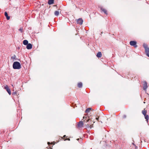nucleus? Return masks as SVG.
<instances>
[{"label": "nucleus", "instance_id": "20e7f679", "mask_svg": "<svg viewBox=\"0 0 149 149\" xmlns=\"http://www.w3.org/2000/svg\"><path fill=\"white\" fill-rule=\"evenodd\" d=\"M83 118L84 119L83 121L84 123H86L88 122L90 120V117L87 115H85V116H84Z\"/></svg>", "mask_w": 149, "mask_h": 149}, {"label": "nucleus", "instance_id": "6e6552de", "mask_svg": "<svg viewBox=\"0 0 149 149\" xmlns=\"http://www.w3.org/2000/svg\"><path fill=\"white\" fill-rule=\"evenodd\" d=\"M143 89L145 91H146V89L148 88V86H147V82L146 81H145L143 82Z\"/></svg>", "mask_w": 149, "mask_h": 149}, {"label": "nucleus", "instance_id": "5701e85b", "mask_svg": "<svg viewBox=\"0 0 149 149\" xmlns=\"http://www.w3.org/2000/svg\"><path fill=\"white\" fill-rule=\"evenodd\" d=\"M65 137H66V135H64L63 136V137H64V138H65Z\"/></svg>", "mask_w": 149, "mask_h": 149}, {"label": "nucleus", "instance_id": "2eb2a0df", "mask_svg": "<svg viewBox=\"0 0 149 149\" xmlns=\"http://www.w3.org/2000/svg\"><path fill=\"white\" fill-rule=\"evenodd\" d=\"M23 44L24 45H27L28 44V42L27 40H24L23 41Z\"/></svg>", "mask_w": 149, "mask_h": 149}, {"label": "nucleus", "instance_id": "4be33fe9", "mask_svg": "<svg viewBox=\"0 0 149 149\" xmlns=\"http://www.w3.org/2000/svg\"><path fill=\"white\" fill-rule=\"evenodd\" d=\"M66 140H68V141H70V139L69 138H68V139H65L64 140L65 141Z\"/></svg>", "mask_w": 149, "mask_h": 149}, {"label": "nucleus", "instance_id": "f257e3e1", "mask_svg": "<svg viewBox=\"0 0 149 149\" xmlns=\"http://www.w3.org/2000/svg\"><path fill=\"white\" fill-rule=\"evenodd\" d=\"M13 68L15 69H19L21 68L20 63L17 61L14 62L13 65Z\"/></svg>", "mask_w": 149, "mask_h": 149}, {"label": "nucleus", "instance_id": "9d476101", "mask_svg": "<svg viewBox=\"0 0 149 149\" xmlns=\"http://www.w3.org/2000/svg\"><path fill=\"white\" fill-rule=\"evenodd\" d=\"M26 47L27 49H31L32 47V45L30 43H29L27 45Z\"/></svg>", "mask_w": 149, "mask_h": 149}, {"label": "nucleus", "instance_id": "f8f14e48", "mask_svg": "<svg viewBox=\"0 0 149 149\" xmlns=\"http://www.w3.org/2000/svg\"><path fill=\"white\" fill-rule=\"evenodd\" d=\"M101 10L103 12L106 14H107V12L106 9L104 8H101Z\"/></svg>", "mask_w": 149, "mask_h": 149}, {"label": "nucleus", "instance_id": "9b49d317", "mask_svg": "<svg viewBox=\"0 0 149 149\" xmlns=\"http://www.w3.org/2000/svg\"><path fill=\"white\" fill-rule=\"evenodd\" d=\"M102 56V54L101 52H99L97 54V56L98 58H100Z\"/></svg>", "mask_w": 149, "mask_h": 149}, {"label": "nucleus", "instance_id": "b1692460", "mask_svg": "<svg viewBox=\"0 0 149 149\" xmlns=\"http://www.w3.org/2000/svg\"><path fill=\"white\" fill-rule=\"evenodd\" d=\"M11 58H14V57H13V56H12V57H11Z\"/></svg>", "mask_w": 149, "mask_h": 149}, {"label": "nucleus", "instance_id": "ddd939ff", "mask_svg": "<svg viewBox=\"0 0 149 149\" xmlns=\"http://www.w3.org/2000/svg\"><path fill=\"white\" fill-rule=\"evenodd\" d=\"M6 17V19L7 20H9L10 19V17L8 15V13L7 12H5L4 13Z\"/></svg>", "mask_w": 149, "mask_h": 149}, {"label": "nucleus", "instance_id": "39448f33", "mask_svg": "<svg viewBox=\"0 0 149 149\" xmlns=\"http://www.w3.org/2000/svg\"><path fill=\"white\" fill-rule=\"evenodd\" d=\"M130 44L131 46H133L135 48L137 47L136 42L134 41H132L130 42Z\"/></svg>", "mask_w": 149, "mask_h": 149}, {"label": "nucleus", "instance_id": "f03ea898", "mask_svg": "<svg viewBox=\"0 0 149 149\" xmlns=\"http://www.w3.org/2000/svg\"><path fill=\"white\" fill-rule=\"evenodd\" d=\"M147 112V111L145 109L142 111V113L144 115L145 119H146L147 122L148 123L149 117L148 115L146 114Z\"/></svg>", "mask_w": 149, "mask_h": 149}, {"label": "nucleus", "instance_id": "412c9836", "mask_svg": "<svg viewBox=\"0 0 149 149\" xmlns=\"http://www.w3.org/2000/svg\"><path fill=\"white\" fill-rule=\"evenodd\" d=\"M17 94V92H14L12 93L13 95H15V94Z\"/></svg>", "mask_w": 149, "mask_h": 149}, {"label": "nucleus", "instance_id": "a211bd4d", "mask_svg": "<svg viewBox=\"0 0 149 149\" xmlns=\"http://www.w3.org/2000/svg\"><path fill=\"white\" fill-rule=\"evenodd\" d=\"M59 14V12L58 11H56L54 12V14L56 16H57Z\"/></svg>", "mask_w": 149, "mask_h": 149}, {"label": "nucleus", "instance_id": "f3484780", "mask_svg": "<svg viewBox=\"0 0 149 149\" xmlns=\"http://www.w3.org/2000/svg\"><path fill=\"white\" fill-rule=\"evenodd\" d=\"M82 83L81 82H79L78 83V86L79 88H81L82 87Z\"/></svg>", "mask_w": 149, "mask_h": 149}, {"label": "nucleus", "instance_id": "6ab92c4d", "mask_svg": "<svg viewBox=\"0 0 149 149\" xmlns=\"http://www.w3.org/2000/svg\"><path fill=\"white\" fill-rule=\"evenodd\" d=\"M19 31L21 33H22L23 32V28L22 27H21L19 29Z\"/></svg>", "mask_w": 149, "mask_h": 149}, {"label": "nucleus", "instance_id": "4468645a", "mask_svg": "<svg viewBox=\"0 0 149 149\" xmlns=\"http://www.w3.org/2000/svg\"><path fill=\"white\" fill-rule=\"evenodd\" d=\"M54 2V0H49L48 3L49 5L53 4Z\"/></svg>", "mask_w": 149, "mask_h": 149}, {"label": "nucleus", "instance_id": "aec40b11", "mask_svg": "<svg viewBox=\"0 0 149 149\" xmlns=\"http://www.w3.org/2000/svg\"><path fill=\"white\" fill-rule=\"evenodd\" d=\"M89 127L91 129L92 127H93V125H90V126H89V125L88 124L87 127Z\"/></svg>", "mask_w": 149, "mask_h": 149}, {"label": "nucleus", "instance_id": "7ed1b4c3", "mask_svg": "<svg viewBox=\"0 0 149 149\" xmlns=\"http://www.w3.org/2000/svg\"><path fill=\"white\" fill-rule=\"evenodd\" d=\"M143 46L145 49L146 55L149 57V48L148 47L147 45L146 44H144Z\"/></svg>", "mask_w": 149, "mask_h": 149}, {"label": "nucleus", "instance_id": "423d86ee", "mask_svg": "<svg viewBox=\"0 0 149 149\" xmlns=\"http://www.w3.org/2000/svg\"><path fill=\"white\" fill-rule=\"evenodd\" d=\"M4 88L6 90L9 94L10 95L11 94L10 89L9 88L7 85H6L4 87Z\"/></svg>", "mask_w": 149, "mask_h": 149}, {"label": "nucleus", "instance_id": "1a4fd4ad", "mask_svg": "<svg viewBox=\"0 0 149 149\" xmlns=\"http://www.w3.org/2000/svg\"><path fill=\"white\" fill-rule=\"evenodd\" d=\"M83 22V20L81 18L78 19L77 21V24L80 25H81Z\"/></svg>", "mask_w": 149, "mask_h": 149}, {"label": "nucleus", "instance_id": "0eeeda50", "mask_svg": "<svg viewBox=\"0 0 149 149\" xmlns=\"http://www.w3.org/2000/svg\"><path fill=\"white\" fill-rule=\"evenodd\" d=\"M83 125L84 124L83 121H80L77 124V126L78 128H80L83 127Z\"/></svg>", "mask_w": 149, "mask_h": 149}, {"label": "nucleus", "instance_id": "dca6fc26", "mask_svg": "<svg viewBox=\"0 0 149 149\" xmlns=\"http://www.w3.org/2000/svg\"><path fill=\"white\" fill-rule=\"evenodd\" d=\"M91 108H88L86 110L85 112L86 113H88L90 112V111L91 110Z\"/></svg>", "mask_w": 149, "mask_h": 149}]
</instances>
